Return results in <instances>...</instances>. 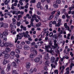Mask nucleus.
Returning a JSON list of instances; mask_svg holds the SVG:
<instances>
[{
	"label": "nucleus",
	"instance_id": "f257e3e1",
	"mask_svg": "<svg viewBox=\"0 0 74 74\" xmlns=\"http://www.w3.org/2000/svg\"><path fill=\"white\" fill-rule=\"evenodd\" d=\"M40 59H42V55H40L39 56V57H37L34 60L35 62L37 63L39 62H40Z\"/></svg>",
	"mask_w": 74,
	"mask_h": 74
},
{
	"label": "nucleus",
	"instance_id": "f03ea898",
	"mask_svg": "<svg viewBox=\"0 0 74 74\" xmlns=\"http://www.w3.org/2000/svg\"><path fill=\"white\" fill-rule=\"evenodd\" d=\"M16 37H17L16 38H15V43H16V42H17V41L18 40V39H19V40H21L22 39V37H21V36H19V35H17L16 36Z\"/></svg>",
	"mask_w": 74,
	"mask_h": 74
},
{
	"label": "nucleus",
	"instance_id": "7ed1b4c3",
	"mask_svg": "<svg viewBox=\"0 0 74 74\" xmlns=\"http://www.w3.org/2000/svg\"><path fill=\"white\" fill-rule=\"evenodd\" d=\"M24 48L25 50L27 51V50L30 49V47H29V46L28 45H26L24 46Z\"/></svg>",
	"mask_w": 74,
	"mask_h": 74
},
{
	"label": "nucleus",
	"instance_id": "20e7f679",
	"mask_svg": "<svg viewBox=\"0 0 74 74\" xmlns=\"http://www.w3.org/2000/svg\"><path fill=\"white\" fill-rule=\"evenodd\" d=\"M31 66V64L30 62H27L26 63V69H29Z\"/></svg>",
	"mask_w": 74,
	"mask_h": 74
},
{
	"label": "nucleus",
	"instance_id": "39448f33",
	"mask_svg": "<svg viewBox=\"0 0 74 74\" xmlns=\"http://www.w3.org/2000/svg\"><path fill=\"white\" fill-rule=\"evenodd\" d=\"M10 13H12L13 15H14V14H15V15H18V13H17V11L15 10L10 11Z\"/></svg>",
	"mask_w": 74,
	"mask_h": 74
},
{
	"label": "nucleus",
	"instance_id": "423d86ee",
	"mask_svg": "<svg viewBox=\"0 0 74 74\" xmlns=\"http://www.w3.org/2000/svg\"><path fill=\"white\" fill-rule=\"evenodd\" d=\"M11 64H8V66L7 69H6V71L8 72L9 70H10V69H11Z\"/></svg>",
	"mask_w": 74,
	"mask_h": 74
},
{
	"label": "nucleus",
	"instance_id": "0eeeda50",
	"mask_svg": "<svg viewBox=\"0 0 74 74\" xmlns=\"http://www.w3.org/2000/svg\"><path fill=\"white\" fill-rule=\"evenodd\" d=\"M20 27L21 29H23V30H24V31H26V30H27V29H26V27L23 26V25H21Z\"/></svg>",
	"mask_w": 74,
	"mask_h": 74
},
{
	"label": "nucleus",
	"instance_id": "6e6552de",
	"mask_svg": "<svg viewBox=\"0 0 74 74\" xmlns=\"http://www.w3.org/2000/svg\"><path fill=\"white\" fill-rule=\"evenodd\" d=\"M36 7L38 8H40L41 7V2H38L37 3Z\"/></svg>",
	"mask_w": 74,
	"mask_h": 74
},
{
	"label": "nucleus",
	"instance_id": "1a4fd4ad",
	"mask_svg": "<svg viewBox=\"0 0 74 74\" xmlns=\"http://www.w3.org/2000/svg\"><path fill=\"white\" fill-rule=\"evenodd\" d=\"M51 47L50 45H48L45 46L47 52H48V49H49V48H51Z\"/></svg>",
	"mask_w": 74,
	"mask_h": 74
},
{
	"label": "nucleus",
	"instance_id": "9d476101",
	"mask_svg": "<svg viewBox=\"0 0 74 74\" xmlns=\"http://www.w3.org/2000/svg\"><path fill=\"white\" fill-rule=\"evenodd\" d=\"M55 60V58L54 57H52L51 58V63H53Z\"/></svg>",
	"mask_w": 74,
	"mask_h": 74
},
{
	"label": "nucleus",
	"instance_id": "9b49d317",
	"mask_svg": "<svg viewBox=\"0 0 74 74\" xmlns=\"http://www.w3.org/2000/svg\"><path fill=\"white\" fill-rule=\"evenodd\" d=\"M35 51V48L34 47H32L30 49V51L31 52H34Z\"/></svg>",
	"mask_w": 74,
	"mask_h": 74
},
{
	"label": "nucleus",
	"instance_id": "f8f14e48",
	"mask_svg": "<svg viewBox=\"0 0 74 74\" xmlns=\"http://www.w3.org/2000/svg\"><path fill=\"white\" fill-rule=\"evenodd\" d=\"M5 51H6L7 53L11 51V49L8 47L6 48L5 50Z\"/></svg>",
	"mask_w": 74,
	"mask_h": 74
},
{
	"label": "nucleus",
	"instance_id": "ddd939ff",
	"mask_svg": "<svg viewBox=\"0 0 74 74\" xmlns=\"http://www.w3.org/2000/svg\"><path fill=\"white\" fill-rule=\"evenodd\" d=\"M3 26L4 28H8V25L7 23H4L3 25Z\"/></svg>",
	"mask_w": 74,
	"mask_h": 74
},
{
	"label": "nucleus",
	"instance_id": "4468645a",
	"mask_svg": "<svg viewBox=\"0 0 74 74\" xmlns=\"http://www.w3.org/2000/svg\"><path fill=\"white\" fill-rule=\"evenodd\" d=\"M10 55L12 56H14L15 55V52L14 51H12L10 53Z\"/></svg>",
	"mask_w": 74,
	"mask_h": 74
},
{
	"label": "nucleus",
	"instance_id": "2eb2a0df",
	"mask_svg": "<svg viewBox=\"0 0 74 74\" xmlns=\"http://www.w3.org/2000/svg\"><path fill=\"white\" fill-rule=\"evenodd\" d=\"M74 66V64L73 63H71V64L70 66V70H71V69H72V68H73V66Z\"/></svg>",
	"mask_w": 74,
	"mask_h": 74
},
{
	"label": "nucleus",
	"instance_id": "dca6fc26",
	"mask_svg": "<svg viewBox=\"0 0 74 74\" xmlns=\"http://www.w3.org/2000/svg\"><path fill=\"white\" fill-rule=\"evenodd\" d=\"M8 63V61L5 59H4L3 62V65H5V64H7V63Z\"/></svg>",
	"mask_w": 74,
	"mask_h": 74
},
{
	"label": "nucleus",
	"instance_id": "f3484780",
	"mask_svg": "<svg viewBox=\"0 0 74 74\" xmlns=\"http://www.w3.org/2000/svg\"><path fill=\"white\" fill-rule=\"evenodd\" d=\"M4 58H6V59H8V58H10V55L7 54H6L4 56Z\"/></svg>",
	"mask_w": 74,
	"mask_h": 74
},
{
	"label": "nucleus",
	"instance_id": "a211bd4d",
	"mask_svg": "<svg viewBox=\"0 0 74 74\" xmlns=\"http://www.w3.org/2000/svg\"><path fill=\"white\" fill-rule=\"evenodd\" d=\"M31 16L32 18H34L35 19H36L37 17H36V15L35 14H34L33 16L32 14L31 15Z\"/></svg>",
	"mask_w": 74,
	"mask_h": 74
},
{
	"label": "nucleus",
	"instance_id": "6ab92c4d",
	"mask_svg": "<svg viewBox=\"0 0 74 74\" xmlns=\"http://www.w3.org/2000/svg\"><path fill=\"white\" fill-rule=\"evenodd\" d=\"M15 52L16 53H18V54L20 53V50L18 49H16L15 50Z\"/></svg>",
	"mask_w": 74,
	"mask_h": 74
},
{
	"label": "nucleus",
	"instance_id": "aec40b11",
	"mask_svg": "<svg viewBox=\"0 0 74 74\" xmlns=\"http://www.w3.org/2000/svg\"><path fill=\"white\" fill-rule=\"evenodd\" d=\"M53 6L55 8H57L58 7V5L57 3H55L53 5Z\"/></svg>",
	"mask_w": 74,
	"mask_h": 74
},
{
	"label": "nucleus",
	"instance_id": "412c9836",
	"mask_svg": "<svg viewBox=\"0 0 74 74\" xmlns=\"http://www.w3.org/2000/svg\"><path fill=\"white\" fill-rule=\"evenodd\" d=\"M12 23L14 25H15L16 23V19L14 18H12Z\"/></svg>",
	"mask_w": 74,
	"mask_h": 74
},
{
	"label": "nucleus",
	"instance_id": "4be33fe9",
	"mask_svg": "<svg viewBox=\"0 0 74 74\" xmlns=\"http://www.w3.org/2000/svg\"><path fill=\"white\" fill-rule=\"evenodd\" d=\"M64 14H65V15L67 18H69V19L70 18V16H69V15L68 14H67L66 12H65L64 13Z\"/></svg>",
	"mask_w": 74,
	"mask_h": 74
},
{
	"label": "nucleus",
	"instance_id": "5701e85b",
	"mask_svg": "<svg viewBox=\"0 0 74 74\" xmlns=\"http://www.w3.org/2000/svg\"><path fill=\"white\" fill-rule=\"evenodd\" d=\"M30 57L31 58H33L35 57V55L33 53H31L30 55Z\"/></svg>",
	"mask_w": 74,
	"mask_h": 74
},
{
	"label": "nucleus",
	"instance_id": "b1692460",
	"mask_svg": "<svg viewBox=\"0 0 74 74\" xmlns=\"http://www.w3.org/2000/svg\"><path fill=\"white\" fill-rule=\"evenodd\" d=\"M44 59L45 60H48L49 59V57L48 56H45L44 57Z\"/></svg>",
	"mask_w": 74,
	"mask_h": 74
},
{
	"label": "nucleus",
	"instance_id": "393cba45",
	"mask_svg": "<svg viewBox=\"0 0 74 74\" xmlns=\"http://www.w3.org/2000/svg\"><path fill=\"white\" fill-rule=\"evenodd\" d=\"M0 46L1 47H3L4 46H5V42H3L1 44Z\"/></svg>",
	"mask_w": 74,
	"mask_h": 74
},
{
	"label": "nucleus",
	"instance_id": "a878e982",
	"mask_svg": "<svg viewBox=\"0 0 74 74\" xmlns=\"http://www.w3.org/2000/svg\"><path fill=\"white\" fill-rule=\"evenodd\" d=\"M12 64L13 65L14 67H16V63H15V62H13L12 63Z\"/></svg>",
	"mask_w": 74,
	"mask_h": 74
},
{
	"label": "nucleus",
	"instance_id": "bb28decb",
	"mask_svg": "<svg viewBox=\"0 0 74 74\" xmlns=\"http://www.w3.org/2000/svg\"><path fill=\"white\" fill-rule=\"evenodd\" d=\"M57 14H56V17H59V15H60V11H58Z\"/></svg>",
	"mask_w": 74,
	"mask_h": 74
},
{
	"label": "nucleus",
	"instance_id": "cd10ccee",
	"mask_svg": "<svg viewBox=\"0 0 74 74\" xmlns=\"http://www.w3.org/2000/svg\"><path fill=\"white\" fill-rule=\"evenodd\" d=\"M64 26L65 29H68L69 27L68 26V25H67V23H65L64 24Z\"/></svg>",
	"mask_w": 74,
	"mask_h": 74
},
{
	"label": "nucleus",
	"instance_id": "c85d7f7f",
	"mask_svg": "<svg viewBox=\"0 0 74 74\" xmlns=\"http://www.w3.org/2000/svg\"><path fill=\"white\" fill-rule=\"evenodd\" d=\"M41 23L39 22L38 23H37L36 25V27H40V26H41Z\"/></svg>",
	"mask_w": 74,
	"mask_h": 74
},
{
	"label": "nucleus",
	"instance_id": "c756f323",
	"mask_svg": "<svg viewBox=\"0 0 74 74\" xmlns=\"http://www.w3.org/2000/svg\"><path fill=\"white\" fill-rule=\"evenodd\" d=\"M51 66L52 67V69H53V68H54V69H55V68H56V66L55 65L53 64H51Z\"/></svg>",
	"mask_w": 74,
	"mask_h": 74
},
{
	"label": "nucleus",
	"instance_id": "7c9ffc66",
	"mask_svg": "<svg viewBox=\"0 0 74 74\" xmlns=\"http://www.w3.org/2000/svg\"><path fill=\"white\" fill-rule=\"evenodd\" d=\"M8 32H4L3 34V36H7L8 35Z\"/></svg>",
	"mask_w": 74,
	"mask_h": 74
},
{
	"label": "nucleus",
	"instance_id": "2f4dec72",
	"mask_svg": "<svg viewBox=\"0 0 74 74\" xmlns=\"http://www.w3.org/2000/svg\"><path fill=\"white\" fill-rule=\"evenodd\" d=\"M49 63V61L48 60H47L45 62V65H48Z\"/></svg>",
	"mask_w": 74,
	"mask_h": 74
},
{
	"label": "nucleus",
	"instance_id": "473e14b6",
	"mask_svg": "<svg viewBox=\"0 0 74 74\" xmlns=\"http://www.w3.org/2000/svg\"><path fill=\"white\" fill-rule=\"evenodd\" d=\"M10 43L8 42H5V47H8L9 46V45Z\"/></svg>",
	"mask_w": 74,
	"mask_h": 74
},
{
	"label": "nucleus",
	"instance_id": "72a5a7b5",
	"mask_svg": "<svg viewBox=\"0 0 74 74\" xmlns=\"http://www.w3.org/2000/svg\"><path fill=\"white\" fill-rule=\"evenodd\" d=\"M22 0H20L19 2V3L20 4V5H23V3H22Z\"/></svg>",
	"mask_w": 74,
	"mask_h": 74
},
{
	"label": "nucleus",
	"instance_id": "f704fd0d",
	"mask_svg": "<svg viewBox=\"0 0 74 74\" xmlns=\"http://www.w3.org/2000/svg\"><path fill=\"white\" fill-rule=\"evenodd\" d=\"M53 18V15H51L50 16H49V20H51V19H52V18Z\"/></svg>",
	"mask_w": 74,
	"mask_h": 74
},
{
	"label": "nucleus",
	"instance_id": "c9c22d12",
	"mask_svg": "<svg viewBox=\"0 0 74 74\" xmlns=\"http://www.w3.org/2000/svg\"><path fill=\"white\" fill-rule=\"evenodd\" d=\"M33 53L35 55H37L38 52L37 50H35Z\"/></svg>",
	"mask_w": 74,
	"mask_h": 74
},
{
	"label": "nucleus",
	"instance_id": "e433bc0d",
	"mask_svg": "<svg viewBox=\"0 0 74 74\" xmlns=\"http://www.w3.org/2000/svg\"><path fill=\"white\" fill-rule=\"evenodd\" d=\"M64 59H66V56H63V58L61 59V61L62 62H63V60Z\"/></svg>",
	"mask_w": 74,
	"mask_h": 74
},
{
	"label": "nucleus",
	"instance_id": "4c0bfd02",
	"mask_svg": "<svg viewBox=\"0 0 74 74\" xmlns=\"http://www.w3.org/2000/svg\"><path fill=\"white\" fill-rule=\"evenodd\" d=\"M36 0H32L30 1V3L32 4V3H36Z\"/></svg>",
	"mask_w": 74,
	"mask_h": 74
},
{
	"label": "nucleus",
	"instance_id": "58836bf2",
	"mask_svg": "<svg viewBox=\"0 0 74 74\" xmlns=\"http://www.w3.org/2000/svg\"><path fill=\"white\" fill-rule=\"evenodd\" d=\"M53 38H54L55 39H57L58 38V36L56 35L55 34L53 36Z\"/></svg>",
	"mask_w": 74,
	"mask_h": 74
},
{
	"label": "nucleus",
	"instance_id": "ea45409f",
	"mask_svg": "<svg viewBox=\"0 0 74 74\" xmlns=\"http://www.w3.org/2000/svg\"><path fill=\"white\" fill-rule=\"evenodd\" d=\"M26 16L28 19H31V17L30 16V15L29 14H27Z\"/></svg>",
	"mask_w": 74,
	"mask_h": 74
},
{
	"label": "nucleus",
	"instance_id": "a19ab883",
	"mask_svg": "<svg viewBox=\"0 0 74 74\" xmlns=\"http://www.w3.org/2000/svg\"><path fill=\"white\" fill-rule=\"evenodd\" d=\"M53 32H51L49 34L50 37H53Z\"/></svg>",
	"mask_w": 74,
	"mask_h": 74
},
{
	"label": "nucleus",
	"instance_id": "79ce46f5",
	"mask_svg": "<svg viewBox=\"0 0 74 74\" xmlns=\"http://www.w3.org/2000/svg\"><path fill=\"white\" fill-rule=\"evenodd\" d=\"M56 3L57 4H60L61 3V1L58 0L56 1Z\"/></svg>",
	"mask_w": 74,
	"mask_h": 74
},
{
	"label": "nucleus",
	"instance_id": "37998d69",
	"mask_svg": "<svg viewBox=\"0 0 74 74\" xmlns=\"http://www.w3.org/2000/svg\"><path fill=\"white\" fill-rule=\"evenodd\" d=\"M25 42L26 44H30V42L29 40H26Z\"/></svg>",
	"mask_w": 74,
	"mask_h": 74
},
{
	"label": "nucleus",
	"instance_id": "c03bdc74",
	"mask_svg": "<svg viewBox=\"0 0 74 74\" xmlns=\"http://www.w3.org/2000/svg\"><path fill=\"white\" fill-rule=\"evenodd\" d=\"M12 73L13 74H16V70H14L12 71Z\"/></svg>",
	"mask_w": 74,
	"mask_h": 74
},
{
	"label": "nucleus",
	"instance_id": "a18cd8bd",
	"mask_svg": "<svg viewBox=\"0 0 74 74\" xmlns=\"http://www.w3.org/2000/svg\"><path fill=\"white\" fill-rule=\"evenodd\" d=\"M35 44L36 43L34 42H33L31 43V45L32 47V46H33V45H35Z\"/></svg>",
	"mask_w": 74,
	"mask_h": 74
},
{
	"label": "nucleus",
	"instance_id": "49530a36",
	"mask_svg": "<svg viewBox=\"0 0 74 74\" xmlns=\"http://www.w3.org/2000/svg\"><path fill=\"white\" fill-rule=\"evenodd\" d=\"M2 53L4 55V56H5V55H6L7 54V51H3V52Z\"/></svg>",
	"mask_w": 74,
	"mask_h": 74
},
{
	"label": "nucleus",
	"instance_id": "de8ad7c7",
	"mask_svg": "<svg viewBox=\"0 0 74 74\" xmlns=\"http://www.w3.org/2000/svg\"><path fill=\"white\" fill-rule=\"evenodd\" d=\"M14 60L17 63H19V60L18 59L16 58L14 59Z\"/></svg>",
	"mask_w": 74,
	"mask_h": 74
},
{
	"label": "nucleus",
	"instance_id": "09e8293b",
	"mask_svg": "<svg viewBox=\"0 0 74 74\" xmlns=\"http://www.w3.org/2000/svg\"><path fill=\"white\" fill-rule=\"evenodd\" d=\"M44 70H45L46 71H47L48 70V68H47V66H45L44 67Z\"/></svg>",
	"mask_w": 74,
	"mask_h": 74
},
{
	"label": "nucleus",
	"instance_id": "8fccbe9b",
	"mask_svg": "<svg viewBox=\"0 0 74 74\" xmlns=\"http://www.w3.org/2000/svg\"><path fill=\"white\" fill-rule=\"evenodd\" d=\"M17 32H22V29H20L19 28H17Z\"/></svg>",
	"mask_w": 74,
	"mask_h": 74
},
{
	"label": "nucleus",
	"instance_id": "3c124183",
	"mask_svg": "<svg viewBox=\"0 0 74 74\" xmlns=\"http://www.w3.org/2000/svg\"><path fill=\"white\" fill-rule=\"evenodd\" d=\"M45 10H48V5H46L45 7Z\"/></svg>",
	"mask_w": 74,
	"mask_h": 74
},
{
	"label": "nucleus",
	"instance_id": "603ef678",
	"mask_svg": "<svg viewBox=\"0 0 74 74\" xmlns=\"http://www.w3.org/2000/svg\"><path fill=\"white\" fill-rule=\"evenodd\" d=\"M8 15V16H10V17H12V15L11 14V13H10V12H8L7 14Z\"/></svg>",
	"mask_w": 74,
	"mask_h": 74
},
{
	"label": "nucleus",
	"instance_id": "864d4df0",
	"mask_svg": "<svg viewBox=\"0 0 74 74\" xmlns=\"http://www.w3.org/2000/svg\"><path fill=\"white\" fill-rule=\"evenodd\" d=\"M1 74H5V71H4V70H3L1 71Z\"/></svg>",
	"mask_w": 74,
	"mask_h": 74
},
{
	"label": "nucleus",
	"instance_id": "5fc2aeb1",
	"mask_svg": "<svg viewBox=\"0 0 74 74\" xmlns=\"http://www.w3.org/2000/svg\"><path fill=\"white\" fill-rule=\"evenodd\" d=\"M7 36H5L4 37V38H3V41H7Z\"/></svg>",
	"mask_w": 74,
	"mask_h": 74
},
{
	"label": "nucleus",
	"instance_id": "6e6d98bb",
	"mask_svg": "<svg viewBox=\"0 0 74 74\" xmlns=\"http://www.w3.org/2000/svg\"><path fill=\"white\" fill-rule=\"evenodd\" d=\"M11 9L12 10H14L15 9V7L14 6V4H12V5Z\"/></svg>",
	"mask_w": 74,
	"mask_h": 74
},
{
	"label": "nucleus",
	"instance_id": "4d7b16f0",
	"mask_svg": "<svg viewBox=\"0 0 74 74\" xmlns=\"http://www.w3.org/2000/svg\"><path fill=\"white\" fill-rule=\"evenodd\" d=\"M10 27H13L14 26V24H13V23L10 24Z\"/></svg>",
	"mask_w": 74,
	"mask_h": 74
},
{
	"label": "nucleus",
	"instance_id": "13d9d810",
	"mask_svg": "<svg viewBox=\"0 0 74 74\" xmlns=\"http://www.w3.org/2000/svg\"><path fill=\"white\" fill-rule=\"evenodd\" d=\"M54 73H55V74L56 73V74H58V70H56L54 71Z\"/></svg>",
	"mask_w": 74,
	"mask_h": 74
},
{
	"label": "nucleus",
	"instance_id": "bf43d9fd",
	"mask_svg": "<svg viewBox=\"0 0 74 74\" xmlns=\"http://www.w3.org/2000/svg\"><path fill=\"white\" fill-rule=\"evenodd\" d=\"M30 71H31V73H33V71H34V69L33 68L31 69L30 70Z\"/></svg>",
	"mask_w": 74,
	"mask_h": 74
},
{
	"label": "nucleus",
	"instance_id": "052dcab7",
	"mask_svg": "<svg viewBox=\"0 0 74 74\" xmlns=\"http://www.w3.org/2000/svg\"><path fill=\"white\" fill-rule=\"evenodd\" d=\"M7 14L6 13H5L4 14V16H5L4 17L5 18H8V16H7Z\"/></svg>",
	"mask_w": 74,
	"mask_h": 74
},
{
	"label": "nucleus",
	"instance_id": "680f3d73",
	"mask_svg": "<svg viewBox=\"0 0 74 74\" xmlns=\"http://www.w3.org/2000/svg\"><path fill=\"white\" fill-rule=\"evenodd\" d=\"M20 24H21V23L20 22H18L16 24V25L17 26H20Z\"/></svg>",
	"mask_w": 74,
	"mask_h": 74
},
{
	"label": "nucleus",
	"instance_id": "e2e57ef3",
	"mask_svg": "<svg viewBox=\"0 0 74 74\" xmlns=\"http://www.w3.org/2000/svg\"><path fill=\"white\" fill-rule=\"evenodd\" d=\"M62 11L63 12H64L66 11V9H63L62 10Z\"/></svg>",
	"mask_w": 74,
	"mask_h": 74
},
{
	"label": "nucleus",
	"instance_id": "0e129e2a",
	"mask_svg": "<svg viewBox=\"0 0 74 74\" xmlns=\"http://www.w3.org/2000/svg\"><path fill=\"white\" fill-rule=\"evenodd\" d=\"M34 19H34L33 18H32L31 19V22H32L33 23V22H34Z\"/></svg>",
	"mask_w": 74,
	"mask_h": 74
},
{
	"label": "nucleus",
	"instance_id": "69168bd1",
	"mask_svg": "<svg viewBox=\"0 0 74 74\" xmlns=\"http://www.w3.org/2000/svg\"><path fill=\"white\" fill-rule=\"evenodd\" d=\"M58 27H59L60 26V25H62L61 23H58Z\"/></svg>",
	"mask_w": 74,
	"mask_h": 74
},
{
	"label": "nucleus",
	"instance_id": "338daca9",
	"mask_svg": "<svg viewBox=\"0 0 74 74\" xmlns=\"http://www.w3.org/2000/svg\"><path fill=\"white\" fill-rule=\"evenodd\" d=\"M37 14H38V15H41V12H40V11H37Z\"/></svg>",
	"mask_w": 74,
	"mask_h": 74
},
{
	"label": "nucleus",
	"instance_id": "774afa93",
	"mask_svg": "<svg viewBox=\"0 0 74 74\" xmlns=\"http://www.w3.org/2000/svg\"><path fill=\"white\" fill-rule=\"evenodd\" d=\"M9 46L10 47H13V44H12L11 43H9Z\"/></svg>",
	"mask_w": 74,
	"mask_h": 74
}]
</instances>
